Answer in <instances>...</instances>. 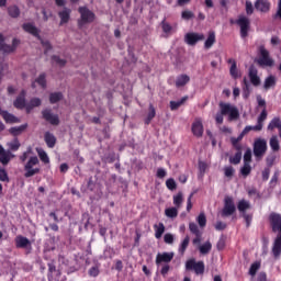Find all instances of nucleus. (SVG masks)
Instances as JSON below:
<instances>
[{"label": "nucleus", "mask_w": 281, "mask_h": 281, "mask_svg": "<svg viewBox=\"0 0 281 281\" xmlns=\"http://www.w3.org/2000/svg\"><path fill=\"white\" fill-rule=\"evenodd\" d=\"M267 153V140L262 138H258L254 144V155L257 159L265 156Z\"/></svg>", "instance_id": "nucleus-10"}, {"label": "nucleus", "mask_w": 281, "mask_h": 281, "mask_svg": "<svg viewBox=\"0 0 281 281\" xmlns=\"http://www.w3.org/2000/svg\"><path fill=\"white\" fill-rule=\"evenodd\" d=\"M44 142L47 148H54L56 146L57 138L52 132H45Z\"/></svg>", "instance_id": "nucleus-23"}, {"label": "nucleus", "mask_w": 281, "mask_h": 281, "mask_svg": "<svg viewBox=\"0 0 281 281\" xmlns=\"http://www.w3.org/2000/svg\"><path fill=\"white\" fill-rule=\"evenodd\" d=\"M221 113H217L215 116L216 124H223V115H228L229 122L233 120H238L240 117V112L238 108L232 103H220Z\"/></svg>", "instance_id": "nucleus-2"}, {"label": "nucleus", "mask_w": 281, "mask_h": 281, "mask_svg": "<svg viewBox=\"0 0 281 281\" xmlns=\"http://www.w3.org/2000/svg\"><path fill=\"white\" fill-rule=\"evenodd\" d=\"M0 115L4 120L5 124H19L21 122L19 117L5 110L1 111Z\"/></svg>", "instance_id": "nucleus-17"}, {"label": "nucleus", "mask_w": 281, "mask_h": 281, "mask_svg": "<svg viewBox=\"0 0 281 281\" xmlns=\"http://www.w3.org/2000/svg\"><path fill=\"white\" fill-rule=\"evenodd\" d=\"M12 159H14L12 151L5 150V148L0 145V164L8 166Z\"/></svg>", "instance_id": "nucleus-15"}, {"label": "nucleus", "mask_w": 281, "mask_h": 281, "mask_svg": "<svg viewBox=\"0 0 281 281\" xmlns=\"http://www.w3.org/2000/svg\"><path fill=\"white\" fill-rule=\"evenodd\" d=\"M274 128H278L279 131V137L281 139V120L280 117H274L270 121L268 124V131H273Z\"/></svg>", "instance_id": "nucleus-27"}, {"label": "nucleus", "mask_w": 281, "mask_h": 281, "mask_svg": "<svg viewBox=\"0 0 281 281\" xmlns=\"http://www.w3.org/2000/svg\"><path fill=\"white\" fill-rule=\"evenodd\" d=\"M243 82H244L243 95H244L245 100H247V98H249V93H251V85H249V81H247V78H244Z\"/></svg>", "instance_id": "nucleus-35"}, {"label": "nucleus", "mask_w": 281, "mask_h": 281, "mask_svg": "<svg viewBox=\"0 0 281 281\" xmlns=\"http://www.w3.org/2000/svg\"><path fill=\"white\" fill-rule=\"evenodd\" d=\"M38 157L43 164H49V156H47V153L43 149H37Z\"/></svg>", "instance_id": "nucleus-41"}, {"label": "nucleus", "mask_w": 281, "mask_h": 281, "mask_svg": "<svg viewBox=\"0 0 281 281\" xmlns=\"http://www.w3.org/2000/svg\"><path fill=\"white\" fill-rule=\"evenodd\" d=\"M234 172H235V170H234V167H232V166L224 168L225 177L232 178V177H234Z\"/></svg>", "instance_id": "nucleus-58"}, {"label": "nucleus", "mask_w": 281, "mask_h": 281, "mask_svg": "<svg viewBox=\"0 0 281 281\" xmlns=\"http://www.w3.org/2000/svg\"><path fill=\"white\" fill-rule=\"evenodd\" d=\"M259 269H260V261L254 262L250 266L249 276H252V277L256 276V273H258Z\"/></svg>", "instance_id": "nucleus-45"}, {"label": "nucleus", "mask_w": 281, "mask_h": 281, "mask_svg": "<svg viewBox=\"0 0 281 281\" xmlns=\"http://www.w3.org/2000/svg\"><path fill=\"white\" fill-rule=\"evenodd\" d=\"M207 170V164H205L204 161H199V171L201 177H203V175H205V171Z\"/></svg>", "instance_id": "nucleus-59"}, {"label": "nucleus", "mask_w": 281, "mask_h": 281, "mask_svg": "<svg viewBox=\"0 0 281 281\" xmlns=\"http://www.w3.org/2000/svg\"><path fill=\"white\" fill-rule=\"evenodd\" d=\"M186 269L188 271H194L196 276H203L205 273V263L203 261H198L194 259H190L186 262Z\"/></svg>", "instance_id": "nucleus-6"}, {"label": "nucleus", "mask_w": 281, "mask_h": 281, "mask_svg": "<svg viewBox=\"0 0 281 281\" xmlns=\"http://www.w3.org/2000/svg\"><path fill=\"white\" fill-rule=\"evenodd\" d=\"M88 273L91 278H98L100 276V268H98V266H93L89 269Z\"/></svg>", "instance_id": "nucleus-49"}, {"label": "nucleus", "mask_w": 281, "mask_h": 281, "mask_svg": "<svg viewBox=\"0 0 281 281\" xmlns=\"http://www.w3.org/2000/svg\"><path fill=\"white\" fill-rule=\"evenodd\" d=\"M192 133L195 137H203V123L201 120H195L192 124Z\"/></svg>", "instance_id": "nucleus-24"}, {"label": "nucleus", "mask_w": 281, "mask_h": 281, "mask_svg": "<svg viewBox=\"0 0 281 281\" xmlns=\"http://www.w3.org/2000/svg\"><path fill=\"white\" fill-rule=\"evenodd\" d=\"M7 12L11 19H19L21 16V9L16 4L8 7Z\"/></svg>", "instance_id": "nucleus-26"}, {"label": "nucleus", "mask_w": 281, "mask_h": 281, "mask_svg": "<svg viewBox=\"0 0 281 281\" xmlns=\"http://www.w3.org/2000/svg\"><path fill=\"white\" fill-rule=\"evenodd\" d=\"M48 272H47V280L48 281H59L61 272L60 270L56 269V265L54 262H48Z\"/></svg>", "instance_id": "nucleus-13"}, {"label": "nucleus", "mask_w": 281, "mask_h": 281, "mask_svg": "<svg viewBox=\"0 0 281 281\" xmlns=\"http://www.w3.org/2000/svg\"><path fill=\"white\" fill-rule=\"evenodd\" d=\"M248 76H249L251 85H254V87H259L260 77L258 76V69H256V67L251 66L249 68Z\"/></svg>", "instance_id": "nucleus-20"}, {"label": "nucleus", "mask_w": 281, "mask_h": 281, "mask_svg": "<svg viewBox=\"0 0 281 281\" xmlns=\"http://www.w3.org/2000/svg\"><path fill=\"white\" fill-rule=\"evenodd\" d=\"M181 19L183 21H190V20L194 19V12H192L190 10H184L181 13Z\"/></svg>", "instance_id": "nucleus-43"}, {"label": "nucleus", "mask_w": 281, "mask_h": 281, "mask_svg": "<svg viewBox=\"0 0 281 281\" xmlns=\"http://www.w3.org/2000/svg\"><path fill=\"white\" fill-rule=\"evenodd\" d=\"M269 221L272 227V232H279L272 247V254L274 258H278L281 254V215L278 213H271Z\"/></svg>", "instance_id": "nucleus-1"}, {"label": "nucleus", "mask_w": 281, "mask_h": 281, "mask_svg": "<svg viewBox=\"0 0 281 281\" xmlns=\"http://www.w3.org/2000/svg\"><path fill=\"white\" fill-rule=\"evenodd\" d=\"M271 87H276V77L274 76H269L268 78H266L265 83H263V88L266 90L271 89Z\"/></svg>", "instance_id": "nucleus-39"}, {"label": "nucleus", "mask_w": 281, "mask_h": 281, "mask_svg": "<svg viewBox=\"0 0 281 281\" xmlns=\"http://www.w3.org/2000/svg\"><path fill=\"white\" fill-rule=\"evenodd\" d=\"M216 43V33L211 31L206 41L204 42V49H212V46Z\"/></svg>", "instance_id": "nucleus-28"}, {"label": "nucleus", "mask_w": 281, "mask_h": 281, "mask_svg": "<svg viewBox=\"0 0 281 281\" xmlns=\"http://www.w3.org/2000/svg\"><path fill=\"white\" fill-rule=\"evenodd\" d=\"M161 30L165 36H170V34H172V25H170L166 20L161 22Z\"/></svg>", "instance_id": "nucleus-37"}, {"label": "nucleus", "mask_w": 281, "mask_h": 281, "mask_svg": "<svg viewBox=\"0 0 281 281\" xmlns=\"http://www.w3.org/2000/svg\"><path fill=\"white\" fill-rule=\"evenodd\" d=\"M246 14H254V3H251L249 0H246Z\"/></svg>", "instance_id": "nucleus-55"}, {"label": "nucleus", "mask_w": 281, "mask_h": 281, "mask_svg": "<svg viewBox=\"0 0 281 281\" xmlns=\"http://www.w3.org/2000/svg\"><path fill=\"white\" fill-rule=\"evenodd\" d=\"M165 214L166 216H168L169 218H175L177 216V207H169L165 210Z\"/></svg>", "instance_id": "nucleus-50"}, {"label": "nucleus", "mask_w": 281, "mask_h": 281, "mask_svg": "<svg viewBox=\"0 0 281 281\" xmlns=\"http://www.w3.org/2000/svg\"><path fill=\"white\" fill-rule=\"evenodd\" d=\"M228 63L231 64L229 74L232 78L236 80V78H240V74L238 71V67L236 65V59H228Z\"/></svg>", "instance_id": "nucleus-29"}, {"label": "nucleus", "mask_w": 281, "mask_h": 281, "mask_svg": "<svg viewBox=\"0 0 281 281\" xmlns=\"http://www.w3.org/2000/svg\"><path fill=\"white\" fill-rule=\"evenodd\" d=\"M237 210L240 214H247V210H251V203L245 199L239 200L237 203Z\"/></svg>", "instance_id": "nucleus-25"}, {"label": "nucleus", "mask_w": 281, "mask_h": 281, "mask_svg": "<svg viewBox=\"0 0 281 281\" xmlns=\"http://www.w3.org/2000/svg\"><path fill=\"white\" fill-rule=\"evenodd\" d=\"M199 251H200V254H202L203 256L210 254V251H212V243L205 241L203 245H200V246H199Z\"/></svg>", "instance_id": "nucleus-34"}, {"label": "nucleus", "mask_w": 281, "mask_h": 281, "mask_svg": "<svg viewBox=\"0 0 281 281\" xmlns=\"http://www.w3.org/2000/svg\"><path fill=\"white\" fill-rule=\"evenodd\" d=\"M226 227H227V224H225L221 221L216 222V224H215V229H217V232H221V231L225 229Z\"/></svg>", "instance_id": "nucleus-64"}, {"label": "nucleus", "mask_w": 281, "mask_h": 281, "mask_svg": "<svg viewBox=\"0 0 281 281\" xmlns=\"http://www.w3.org/2000/svg\"><path fill=\"white\" fill-rule=\"evenodd\" d=\"M222 218H228V216H234L236 214V203L234 202V198L226 195L224 198V206L220 212Z\"/></svg>", "instance_id": "nucleus-4"}, {"label": "nucleus", "mask_w": 281, "mask_h": 281, "mask_svg": "<svg viewBox=\"0 0 281 281\" xmlns=\"http://www.w3.org/2000/svg\"><path fill=\"white\" fill-rule=\"evenodd\" d=\"M189 229L195 236L201 234V231H199V226H196V224H194V223L189 224Z\"/></svg>", "instance_id": "nucleus-57"}, {"label": "nucleus", "mask_w": 281, "mask_h": 281, "mask_svg": "<svg viewBox=\"0 0 281 281\" xmlns=\"http://www.w3.org/2000/svg\"><path fill=\"white\" fill-rule=\"evenodd\" d=\"M22 30H24V32H27V34H32V36H35V38L41 41V31H38V29L34 24L24 23L22 25Z\"/></svg>", "instance_id": "nucleus-16"}, {"label": "nucleus", "mask_w": 281, "mask_h": 281, "mask_svg": "<svg viewBox=\"0 0 281 281\" xmlns=\"http://www.w3.org/2000/svg\"><path fill=\"white\" fill-rule=\"evenodd\" d=\"M4 41L3 34L0 33V52L4 54H12V52H15L19 45H21V41L18 38H13L12 45L4 44Z\"/></svg>", "instance_id": "nucleus-7"}, {"label": "nucleus", "mask_w": 281, "mask_h": 281, "mask_svg": "<svg viewBox=\"0 0 281 281\" xmlns=\"http://www.w3.org/2000/svg\"><path fill=\"white\" fill-rule=\"evenodd\" d=\"M164 241L167 244V245H172L175 243V236H172V234L170 233H167L165 234L164 236Z\"/></svg>", "instance_id": "nucleus-53"}, {"label": "nucleus", "mask_w": 281, "mask_h": 281, "mask_svg": "<svg viewBox=\"0 0 281 281\" xmlns=\"http://www.w3.org/2000/svg\"><path fill=\"white\" fill-rule=\"evenodd\" d=\"M35 82H37L40 87L45 89L47 87V80L45 79V74L40 75L38 78L35 80Z\"/></svg>", "instance_id": "nucleus-47"}, {"label": "nucleus", "mask_w": 281, "mask_h": 281, "mask_svg": "<svg viewBox=\"0 0 281 281\" xmlns=\"http://www.w3.org/2000/svg\"><path fill=\"white\" fill-rule=\"evenodd\" d=\"M196 221L200 227H205V225H207V217H205V213H201L198 216Z\"/></svg>", "instance_id": "nucleus-46"}, {"label": "nucleus", "mask_w": 281, "mask_h": 281, "mask_svg": "<svg viewBox=\"0 0 281 281\" xmlns=\"http://www.w3.org/2000/svg\"><path fill=\"white\" fill-rule=\"evenodd\" d=\"M52 60H54V63H56L57 65H59V67H65V65H67V60L61 59L59 56L54 55L52 57Z\"/></svg>", "instance_id": "nucleus-51"}, {"label": "nucleus", "mask_w": 281, "mask_h": 281, "mask_svg": "<svg viewBox=\"0 0 281 281\" xmlns=\"http://www.w3.org/2000/svg\"><path fill=\"white\" fill-rule=\"evenodd\" d=\"M217 249L221 251L223 249H225V237L224 236H221L218 241H217V245H216Z\"/></svg>", "instance_id": "nucleus-62"}, {"label": "nucleus", "mask_w": 281, "mask_h": 281, "mask_svg": "<svg viewBox=\"0 0 281 281\" xmlns=\"http://www.w3.org/2000/svg\"><path fill=\"white\" fill-rule=\"evenodd\" d=\"M40 160L38 157L32 156L29 161L24 166V177L25 179H30V177H34V175H38L41 172V168L34 166H38Z\"/></svg>", "instance_id": "nucleus-5"}, {"label": "nucleus", "mask_w": 281, "mask_h": 281, "mask_svg": "<svg viewBox=\"0 0 281 281\" xmlns=\"http://www.w3.org/2000/svg\"><path fill=\"white\" fill-rule=\"evenodd\" d=\"M166 187L168 188V190H175L177 188V182H175V179L169 178L166 181Z\"/></svg>", "instance_id": "nucleus-56"}, {"label": "nucleus", "mask_w": 281, "mask_h": 281, "mask_svg": "<svg viewBox=\"0 0 281 281\" xmlns=\"http://www.w3.org/2000/svg\"><path fill=\"white\" fill-rule=\"evenodd\" d=\"M255 8L258 10V12L266 13L271 9V2H269V0H257L255 2Z\"/></svg>", "instance_id": "nucleus-19"}, {"label": "nucleus", "mask_w": 281, "mask_h": 281, "mask_svg": "<svg viewBox=\"0 0 281 281\" xmlns=\"http://www.w3.org/2000/svg\"><path fill=\"white\" fill-rule=\"evenodd\" d=\"M190 82V76L182 74L177 78V87H186Z\"/></svg>", "instance_id": "nucleus-33"}, {"label": "nucleus", "mask_w": 281, "mask_h": 281, "mask_svg": "<svg viewBox=\"0 0 281 281\" xmlns=\"http://www.w3.org/2000/svg\"><path fill=\"white\" fill-rule=\"evenodd\" d=\"M26 130H27V123L22 124L20 126L11 127L9 130V133L13 135V137H18V135H21V133H23V131H26Z\"/></svg>", "instance_id": "nucleus-30"}, {"label": "nucleus", "mask_w": 281, "mask_h": 281, "mask_svg": "<svg viewBox=\"0 0 281 281\" xmlns=\"http://www.w3.org/2000/svg\"><path fill=\"white\" fill-rule=\"evenodd\" d=\"M15 246L18 249H27V247H32V241H30L27 237L20 235L15 238Z\"/></svg>", "instance_id": "nucleus-21"}, {"label": "nucleus", "mask_w": 281, "mask_h": 281, "mask_svg": "<svg viewBox=\"0 0 281 281\" xmlns=\"http://www.w3.org/2000/svg\"><path fill=\"white\" fill-rule=\"evenodd\" d=\"M172 258H175V252H158L156 256V265H168V262H172Z\"/></svg>", "instance_id": "nucleus-14"}, {"label": "nucleus", "mask_w": 281, "mask_h": 281, "mask_svg": "<svg viewBox=\"0 0 281 281\" xmlns=\"http://www.w3.org/2000/svg\"><path fill=\"white\" fill-rule=\"evenodd\" d=\"M78 12L80 14V20H78V27L82 30L87 23H93L95 21V13L89 10L87 7H79Z\"/></svg>", "instance_id": "nucleus-3"}, {"label": "nucleus", "mask_w": 281, "mask_h": 281, "mask_svg": "<svg viewBox=\"0 0 281 281\" xmlns=\"http://www.w3.org/2000/svg\"><path fill=\"white\" fill-rule=\"evenodd\" d=\"M260 57L257 60L261 67H273V60L269 57V50L265 46L259 47Z\"/></svg>", "instance_id": "nucleus-9"}, {"label": "nucleus", "mask_w": 281, "mask_h": 281, "mask_svg": "<svg viewBox=\"0 0 281 281\" xmlns=\"http://www.w3.org/2000/svg\"><path fill=\"white\" fill-rule=\"evenodd\" d=\"M0 181H3L5 183H10V177H8V171H5V169H2L0 171Z\"/></svg>", "instance_id": "nucleus-52"}, {"label": "nucleus", "mask_w": 281, "mask_h": 281, "mask_svg": "<svg viewBox=\"0 0 281 281\" xmlns=\"http://www.w3.org/2000/svg\"><path fill=\"white\" fill-rule=\"evenodd\" d=\"M244 164H251V148H248L244 154Z\"/></svg>", "instance_id": "nucleus-54"}, {"label": "nucleus", "mask_w": 281, "mask_h": 281, "mask_svg": "<svg viewBox=\"0 0 281 281\" xmlns=\"http://www.w3.org/2000/svg\"><path fill=\"white\" fill-rule=\"evenodd\" d=\"M155 115H157V112L155 110V105L149 104V112L147 114V117L145 119V124L148 126L153 120H155Z\"/></svg>", "instance_id": "nucleus-32"}, {"label": "nucleus", "mask_w": 281, "mask_h": 281, "mask_svg": "<svg viewBox=\"0 0 281 281\" xmlns=\"http://www.w3.org/2000/svg\"><path fill=\"white\" fill-rule=\"evenodd\" d=\"M267 120V109H263L260 115L258 116V122L257 124H262Z\"/></svg>", "instance_id": "nucleus-61"}, {"label": "nucleus", "mask_w": 281, "mask_h": 281, "mask_svg": "<svg viewBox=\"0 0 281 281\" xmlns=\"http://www.w3.org/2000/svg\"><path fill=\"white\" fill-rule=\"evenodd\" d=\"M237 25L240 27V36L241 38H247L249 34V27L251 25V22L249 21V18L245 15H239L236 20Z\"/></svg>", "instance_id": "nucleus-8"}, {"label": "nucleus", "mask_w": 281, "mask_h": 281, "mask_svg": "<svg viewBox=\"0 0 281 281\" xmlns=\"http://www.w3.org/2000/svg\"><path fill=\"white\" fill-rule=\"evenodd\" d=\"M40 41H41V45L45 48L44 54L52 52L53 47H52V43H49V41H45V40H43V37H41Z\"/></svg>", "instance_id": "nucleus-44"}, {"label": "nucleus", "mask_w": 281, "mask_h": 281, "mask_svg": "<svg viewBox=\"0 0 281 281\" xmlns=\"http://www.w3.org/2000/svg\"><path fill=\"white\" fill-rule=\"evenodd\" d=\"M155 231V238L159 239L164 236V233L166 232V226L164 223H158L154 225Z\"/></svg>", "instance_id": "nucleus-31"}, {"label": "nucleus", "mask_w": 281, "mask_h": 281, "mask_svg": "<svg viewBox=\"0 0 281 281\" xmlns=\"http://www.w3.org/2000/svg\"><path fill=\"white\" fill-rule=\"evenodd\" d=\"M166 175H167L166 169H164V168H158L157 169L156 177L158 179H164L166 177Z\"/></svg>", "instance_id": "nucleus-63"}, {"label": "nucleus", "mask_w": 281, "mask_h": 281, "mask_svg": "<svg viewBox=\"0 0 281 281\" xmlns=\"http://www.w3.org/2000/svg\"><path fill=\"white\" fill-rule=\"evenodd\" d=\"M42 117L46 122H49L52 126H58L60 124V119L58 117V114L52 113V110L45 109L42 111Z\"/></svg>", "instance_id": "nucleus-12"}, {"label": "nucleus", "mask_w": 281, "mask_h": 281, "mask_svg": "<svg viewBox=\"0 0 281 281\" xmlns=\"http://www.w3.org/2000/svg\"><path fill=\"white\" fill-rule=\"evenodd\" d=\"M240 172L243 177H249V175L251 173L250 162H244V166L241 167Z\"/></svg>", "instance_id": "nucleus-40"}, {"label": "nucleus", "mask_w": 281, "mask_h": 281, "mask_svg": "<svg viewBox=\"0 0 281 281\" xmlns=\"http://www.w3.org/2000/svg\"><path fill=\"white\" fill-rule=\"evenodd\" d=\"M241 159H243V153L241 151H237L235 154V157H231L229 158V162L234 164L235 166H238V164H240Z\"/></svg>", "instance_id": "nucleus-42"}, {"label": "nucleus", "mask_w": 281, "mask_h": 281, "mask_svg": "<svg viewBox=\"0 0 281 281\" xmlns=\"http://www.w3.org/2000/svg\"><path fill=\"white\" fill-rule=\"evenodd\" d=\"M58 16L60 19L59 25H65V23H69V19H71V9L64 8L63 11L58 12Z\"/></svg>", "instance_id": "nucleus-22"}, {"label": "nucleus", "mask_w": 281, "mask_h": 281, "mask_svg": "<svg viewBox=\"0 0 281 281\" xmlns=\"http://www.w3.org/2000/svg\"><path fill=\"white\" fill-rule=\"evenodd\" d=\"M27 94V92H25V90H22L21 92H20V94L16 97V99L14 100V102H13V106L15 108V109H20V110H23V109H25V104H26V102H25V95Z\"/></svg>", "instance_id": "nucleus-18"}, {"label": "nucleus", "mask_w": 281, "mask_h": 281, "mask_svg": "<svg viewBox=\"0 0 281 281\" xmlns=\"http://www.w3.org/2000/svg\"><path fill=\"white\" fill-rule=\"evenodd\" d=\"M63 100V93L61 92H53L49 94V102L50 104H56L57 102H60Z\"/></svg>", "instance_id": "nucleus-38"}, {"label": "nucleus", "mask_w": 281, "mask_h": 281, "mask_svg": "<svg viewBox=\"0 0 281 281\" xmlns=\"http://www.w3.org/2000/svg\"><path fill=\"white\" fill-rule=\"evenodd\" d=\"M199 41H205V35L194 32L187 33L184 35V42L187 43V45L194 46L199 43Z\"/></svg>", "instance_id": "nucleus-11"}, {"label": "nucleus", "mask_w": 281, "mask_h": 281, "mask_svg": "<svg viewBox=\"0 0 281 281\" xmlns=\"http://www.w3.org/2000/svg\"><path fill=\"white\" fill-rule=\"evenodd\" d=\"M188 245H190V237L189 236H187L182 240V243L180 245V248H179L180 254H183L186 251V249H188Z\"/></svg>", "instance_id": "nucleus-48"}, {"label": "nucleus", "mask_w": 281, "mask_h": 281, "mask_svg": "<svg viewBox=\"0 0 281 281\" xmlns=\"http://www.w3.org/2000/svg\"><path fill=\"white\" fill-rule=\"evenodd\" d=\"M33 109H35V106H41L42 101L38 98H33L31 99L30 103H29Z\"/></svg>", "instance_id": "nucleus-60"}, {"label": "nucleus", "mask_w": 281, "mask_h": 281, "mask_svg": "<svg viewBox=\"0 0 281 281\" xmlns=\"http://www.w3.org/2000/svg\"><path fill=\"white\" fill-rule=\"evenodd\" d=\"M270 148L274 151L278 153V150H280V140L278 139L277 135H273L270 138Z\"/></svg>", "instance_id": "nucleus-36"}]
</instances>
